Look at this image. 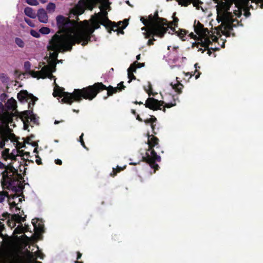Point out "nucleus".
<instances>
[{"label": "nucleus", "mask_w": 263, "mask_h": 263, "mask_svg": "<svg viewBox=\"0 0 263 263\" xmlns=\"http://www.w3.org/2000/svg\"><path fill=\"white\" fill-rule=\"evenodd\" d=\"M66 35L55 34L49 41L47 46L48 50L52 51L50 57L54 61L58 60L59 53L65 51H71L73 46Z\"/></svg>", "instance_id": "nucleus-1"}, {"label": "nucleus", "mask_w": 263, "mask_h": 263, "mask_svg": "<svg viewBox=\"0 0 263 263\" xmlns=\"http://www.w3.org/2000/svg\"><path fill=\"white\" fill-rule=\"evenodd\" d=\"M119 85H122V86L113 87L109 85L107 87L102 82H97L92 85L83 88L81 91L85 92L84 99L92 100L97 96L98 93L104 90H107V95L104 97V99H106L108 97L116 93L118 90L122 91L125 89V86L123 84V82H121ZM78 91H80V90H78Z\"/></svg>", "instance_id": "nucleus-2"}, {"label": "nucleus", "mask_w": 263, "mask_h": 263, "mask_svg": "<svg viewBox=\"0 0 263 263\" xmlns=\"http://www.w3.org/2000/svg\"><path fill=\"white\" fill-rule=\"evenodd\" d=\"M147 137L148 148L146 152L145 156L142 157V161L148 164L154 170L155 173L156 171L159 168V166L156 162H160L161 159L160 156L157 155L154 147L159 145V140L154 135H150L149 133L147 134Z\"/></svg>", "instance_id": "nucleus-3"}, {"label": "nucleus", "mask_w": 263, "mask_h": 263, "mask_svg": "<svg viewBox=\"0 0 263 263\" xmlns=\"http://www.w3.org/2000/svg\"><path fill=\"white\" fill-rule=\"evenodd\" d=\"M17 98L18 101L21 103L27 102L29 100L30 101L28 103L29 110H25L21 113L20 118L22 120L25 119L29 122V119L34 123H36L37 119L35 116L33 114V106L34 105L35 102L38 100L37 98L34 96L32 93H29L26 90L20 91L17 95Z\"/></svg>", "instance_id": "nucleus-4"}, {"label": "nucleus", "mask_w": 263, "mask_h": 263, "mask_svg": "<svg viewBox=\"0 0 263 263\" xmlns=\"http://www.w3.org/2000/svg\"><path fill=\"white\" fill-rule=\"evenodd\" d=\"M82 89H74L72 93L64 91V88L57 86L54 88L53 96L54 97H59L62 98V102L67 104L71 105L73 102H80L83 99H84L85 92L84 91H78Z\"/></svg>", "instance_id": "nucleus-5"}, {"label": "nucleus", "mask_w": 263, "mask_h": 263, "mask_svg": "<svg viewBox=\"0 0 263 263\" xmlns=\"http://www.w3.org/2000/svg\"><path fill=\"white\" fill-rule=\"evenodd\" d=\"M95 30L92 27H87L74 33L73 35L70 33L66 35L71 43L74 44L73 45L76 44H81L82 46H84L90 41L91 35Z\"/></svg>", "instance_id": "nucleus-6"}, {"label": "nucleus", "mask_w": 263, "mask_h": 263, "mask_svg": "<svg viewBox=\"0 0 263 263\" xmlns=\"http://www.w3.org/2000/svg\"><path fill=\"white\" fill-rule=\"evenodd\" d=\"M101 12L95 14V16L100 19L101 21V25L105 27L108 30V32L110 33L111 31H116L114 30V28L118 27L115 22H111L108 18V12L105 10L108 9L109 11L110 10V7L107 3L103 2L101 5L99 6Z\"/></svg>", "instance_id": "nucleus-7"}, {"label": "nucleus", "mask_w": 263, "mask_h": 263, "mask_svg": "<svg viewBox=\"0 0 263 263\" xmlns=\"http://www.w3.org/2000/svg\"><path fill=\"white\" fill-rule=\"evenodd\" d=\"M57 25L59 30L55 34L59 35L72 34V27L77 24L74 20H71L69 17H65L62 15L56 17Z\"/></svg>", "instance_id": "nucleus-8"}, {"label": "nucleus", "mask_w": 263, "mask_h": 263, "mask_svg": "<svg viewBox=\"0 0 263 263\" xmlns=\"http://www.w3.org/2000/svg\"><path fill=\"white\" fill-rule=\"evenodd\" d=\"M57 25L59 30L55 34L59 35L72 34V27L77 24L74 20H71L69 17H65L62 15L56 17Z\"/></svg>", "instance_id": "nucleus-9"}, {"label": "nucleus", "mask_w": 263, "mask_h": 263, "mask_svg": "<svg viewBox=\"0 0 263 263\" xmlns=\"http://www.w3.org/2000/svg\"><path fill=\"white\" fill-rule=\"evenodd\" d=\"M170 96L173 99V102L165 103L163 101H159L154 98L149 97L147 99L144 105L145 107L148 108L151 110H162L165 112L166 111L165 107L171 108L176 105L175 96L170 95Z\"/></svg>", "instance_id": "nucleus-10"}, {"label": "nucleus", "mask_w": 263, "mask_h": 263, "mask_svg": "<svg viewBox=\"0 0 263 263\" xmlns=\"http://www.w3.org/2000/svg\"><path fill=\"white\" fill-rule=\"evenodd\" d=\"M101 1V0H81L75 8L70 11V13L76 15L77 20H79L78 16L84 12L85 7L89 10H92L96 6L97 4L98 3H100Z\"/></svg>", "instance_id": "nucleus-11"}, {"label": "nucleus", "mask_w": 263, "mask_h": 263, "mask_svg": "<svg viewBox=\"0 0 263 263\" xmlns=\"http://www.w3.org/2000/svg\"><path fill=\"white\" fill-rule=\"evenodd\" d=\"M55 67L56 63L55 61H53L50 64V67L47 65L43 66L41 70L39 71L40 77L42 79H45L47 77L50 78L53 77L52 72L55 70Z\"/></svg>", "instance_id": "nucleus-12"}, {"label": "nucleus", "mask_w": 263, "mask_h": 263, "mask_svg": "<svg viewBox=\"0 0 263 263\" xmlns=\"http://www.w3.org/2000/svg\"><path fill=\"white\" fill-rule=\"evenodd\" d=\"M166 30H163L160 28L149 27L147 28V30L145 33V38L154 37V35H156L160 37H163L164 34L166 33Z\"/></svg>", "instance_id": "nucleus-13"}, {"label": "nucleus", "mask_w": 263, "mask_h": 263, "mask_svg": "<svg viewBox=\"0 0 263 263\" xmlns=\"http://www.w3.org/2000/svg\"><path fill=\"white\" fill-rule=\"evenodd\" d=\"M17 181V179L14 177L13 175L8 176V178L6 177H3L1 180V186L3 190H9V187L14 185V182Z\"/></svg>", "instance_id": "nucleus-14"}, {"label": "nucleus", "mask_w": 263, "mask_h": 263, "mask_svg": "<svg viewBox=\"0 0 263 263\" xmlns=\"http://www.w3.org/2000/svg\"><path fill=\"white\" fill-rule=\"evenodd\" d=\"M0 116L4 121L11 123L13 121V117L14 116V114L12 112L6 110L3 103L0 102Z\"/></svg>", "instance_id": "nucleus-15"}, {"label": "nucleus", "mask_w": 263, "mask_h": 263, "mask_svg": "<svg viewBox=\"0 0 263 263\" xmlns=\"http://www.w3.org/2000/svg\"><path fill=\"white\" fill-rule=\"evenodd\" d=\"M196 21H195L194 25L195 32L199 36H206L209 35L210 32L208 28H204L203 25L197 21V24L195 25Z\"/></svg>", "instance_id": "nucleus-16"}, {"label": "nucleus", "mask_w": 263, "mask_h": 263, "mask_svg": "<svg viewBox=\"0 0 263 263\" xmlns=\"http://www.w3.org/2000/svg\"><path fill=\"white\" fill-rule=\"evenodd\" d=\"M4 169L5 170L1 174L3 177H6L7 178H8V176L17 174V170L14 168L12 163H10L8 165L5 164V167Z\"/></svg>", "instance_id": "nucleus-17"}, {"label": "nucleus", "mask_w": 263, "mask_h": 263, "mask_svg": "<svg viewBox=\"0 0 263 263\" xmlns=\"http://www.w3.org/2000/svg\"><path fill=\"white\" fill-rule=\"evenodd\" d=\"M153 16L156 21L157 26H159L161 29L163 30H166V31H167L168 26H164V23L167 22L166 19L159 17L158 11H156L154 13Z\"/></svg>", "instance_id": "nucleus-18"}, {"label": "nucleus", "mask_w": 263, "mask_h": 263, "mask_svg": "<svg viewBox=\"0 0 263 263\" xmlns=\"http://www.w3.org/2000/svg\"><path fill=\"white\" fill-rule=\"evenodd\" d=\"M208 35L206 36H202L203 37L202 39H201L200 43H196L195 42L193 44V46H197L198 47L199 44H200L201 46L204 47V48H208V47L210 44H212V42L210 41V39L208 37Z\"/></svg>", "instance_id": "nucleus-19"}, {"label": "nucleus", "mask_w": 263, "mask_h": 263, "mask_svg": "<svg viewBox=\"0 0 263 263\" xmlns=\"http://www.w3.org/2000/svg\"><path fill=\"white\" fill-rule=\"evenodd\" d=\"M39 220V219L37 218L32 220V223L34 227V231L36 233H43L44 232V225L42 222L38 223Z\"/></svg>", "instance_id": "nucleus-20"}, {"label": "nucleus", "mask_w": 263, "mask_h": 263, "mask_svg": "<svg viewBox=\"0 0 263 263\" xmlns=\"http://www.w3.org/2000/svg\"><path fill=\"white\" fill-rule=\"evenodd\" d=\"M176 12L173 13V21L170 22L169 23H164V26L167 27L168 26V29L170 28L172 32L175 31V27H177L178 26V23L179 21V19L175 16Z\"/></svg>", "instance_id": "nucleus-21"}, {"label": "nucleus", "mask_w": 263, "mask_h": 263, "mask_svg": "<svg viewBox=\"0 0 263 263\" xmlns=\"http://www.w3.org/2000/svg\"><path fill=\"white\" fill-rule=\"evenodd\" d=\"M37 16L40 22L46 23L48 22V15L43 8L38 10Z\"/></svg>", "instance_id": "nucleus-22"}, {"label": "nucleus", "mask_w": 263, "mask_h": 263, "mask_svg": "<svg viewBox=\"0 0 263 263\" xmlns=\"http://www.w3.org/2000/svg\"><path fill=\"white\" fill-rule=\"evenodd\" d=\"M6 106L7 110L13 112V111L15 110L16 108V101L13 98H11L8 100Z\"/></svg>", "instance_id": "nucleus-23"}, {"label": "nucleus", "mask_w": 263, "mask_h": 263, "mask_svg": "<svg viewBox=\"0 0 263 263\" xmlns=\"http://www.w3.org/2000/svg\"><path fill=\"white\" fill-rule=\"evenodd\" d=\"M100 25H101V21L100 19L95 15L93 16L91 20V27L96 30L100 28Z\"/></svg>", "instance_id": "nucleus-24"}, {"label": "nucleus", "mask_w": 263, "mask_h": 263, "mask_svg": "<svg viewBox=\"0 0 263 263\" xmlns=\"http://www.w3.org/2000/svg\"><path fill=\"white\" fill-rule=\"evenodd\" d=\"M11 219L8 220V224L11 226V223H13V227L15 226V222L19 223L20 215L18 214H14L10 215Z\"/></svg>", "instance_id": "nucleus-25"}, {"label": "nucleus", "mask_w": 263, "mask_h": 263, "mask_svg": "<svg viewBox=\"0 0 263 263\" xmlns=\"http://www.w3.org/2000/svg\"><path fill=\"white\" fill-rule=\"evenodd\" d=\"M24 13L26 15L32 18H34L36 16V15L33 9L29 7H27L25 8Z\"/></svg>", "instance_id": "nucleus-26"}, {"label": "nucleus", "mask_w": 263, "mask_h": 263, "mask_svg": "<svg viewBox=\"0 0 263 263\" xmlns=\"http://www.w3.org/2000/svg\"><path fill=\"white\" fill-rule=\"evenodd\" d=\"M171 85L172 86L173 89H174L178 94L182 93V89L183 88V85L181 83L177 81V83L174 85L171 83Z\"/></svg>", "instance_id": "nucleus-27"}, {"label": "nucleus", "mask_w": 263, "mask_h": 263, "mask_svg": "<svg viewBox=\"0 0 263 263\" xmlns=\"http://www.w3.org/2000/svg\"><path fill=\"white\" fill-rule=\"evenodd\" d=\"M175 33L177 34L178 36H179L182 41H185V35L188 33V31L184 29H180L179 31H177L175 30L174 32H172V34Z\"/></svg>", "instance_id": "nucleus-28"}, {"label": "nucleus", "mask_w": 263, "mask_h": 263, "mask_svg": "<svg viewBox=\"0 0 263 263\" xmlns=\"http://www.w3.org/2000/svg\"><path fill=\"white\" fill-rule=\"evenodd\" d=\"M147 21H148V22L149 23V27H155L156 28H160L159 26H157L156 21L154 18V16L152 14L148 16V18L147 19Z\"/></svg>", "instance_id": "nucleus-29"}, {"label": "nucleus", "mask_w": 263, "mask_h": 263, "mask_svg": "<svg viewBox=\"0 0 263 263\" xmlns=\"http://www.w3.org/2000/svg\"><path fill=\"white\" fill-rule=\"evenodd\" d=\"M121 24L122 25V26L121 27L122 29H125L128 24V20L124 19L123 21L118 22L117 24L116 23V25H117L118 27L117 28H115V29L120 28V25Z\"/></svg>", "instance_id": "nucleus-30"}, {"label": "nucleus", "mask_w": 263, "mask_h": 263, "mask_svg": "<svg viewBox=\"0 0 263 263\" xmlns=\"http://www.w3.org/2000/svg\"><path fill=\"white\" fill-rule=\"evenodd\" d=\"M9 196V193L6 191H0V203H3L6 197Z\"/></svg>", "instance_id": "nucleus-31"}, {"label": "nucleus", "mask_w": 263, "mask_h": 263, "mask_svg": "<svg viewBox=\"0 0 263 263\" xmlns=\"http://www.w3.org/2000/svg\"><path fill=\"white\" fill-rule=\"evenodd\" d=\"M157 118L155 117L152 116L151 118H150L149 119H145V120H143V121L147 125L149 124H150V125H151V124H153V123H156L157 122Z\"/></svg>", "instance_id": "nucleus-32"}, {"label": "nucleus", "mask_w": 263, "mask_h": 263, "mask_svg": "<svg viewBox=\"0 0 263 263\" xmlns=\"http://www.w3.org/2000/svg\"><path fill=\"white\" fill-rule=\"evenodd\" d=\"M15 43L20 48H24L25 46L24 42L20 37H16L15 39Z\"/></svg>", "instance_id": "nucleus-33"}, {"label": "nucleus", "mask_w": 263, "mask_h": 263, "mask_svg": "<svg viewBox=\"0 0 263 263\" xmlns=\"http://www.w3.org/2000/svg\"><path fill=\"white\" fill-rule=\"evenodd\" d=\"M10 156L9 149L5 148L2 153V156L5 160H7Z\"/></svg>", "instance_id": "nucleus-34"}, {"label": "nucleus", "mask_w": 263, "mask_h": 263, "mask_svg": "<svg viewBox=\"0 0 263 263\" xmlns=\"http://www.w3.org/2000/svg\"><path fill=\"white\" fill-rule=\"evenodd\" d=\"M55 9V5L53 3H49L46 9L49 12H53L54 11Z\"/></svg>", "instance_id": "nucleus-35"}, {"label": "nucleus", "mask_w": 263, "mask_h": 263, "mask_svg": "<svg viewBox=\"0 0 263 263\" xmlns=\"http://www.w3.org/2000/svg\"><path fill=\"white\" fill-rule=\"evenodd\" d=\"M179 5L186 7L192 3V0H176Z\"/></svg>", "instance_id": "nucleus-36"}, {"label": "nucleus", "mask_w": 263, "mask_h": 263, "mask_svg": "<svg viewBox=\"0 0 263 263\" xmlns=\"http://www.w3.org/2000/svg\"><path fill=\"white\" fill-rule=\"evenodd\" d=\"M208 50V54L209 55H211L212 54V52L211 51V50H212L213 51H216V50H219V48H209V47H208V48H204V49L202 50V48H199V51H202V53H203L204 51L205 50Z\"/></svg>", "instance_id": "nucleus-37"}, {"label": "nucleus", "mask_w": 263, "mask_h": 263, "mask_svg": "<svg viewBox=\"0 0 263 263\" xmlns=\"http://www.w3.org/2000/svg\"><path fill=\"white\" fill-rule=\"evenodd\" d=\"M28 73L30 74L33 78H37V79L41 78L39 74V71L29 70Z\"/></svg>", "instance_id": "nucleus-38"}, {"label": "nucleus", "mask_w": 263, "mask_h": 263, "mask_svg": "<svg viewBox=\"0 0 263 263\" xmlns=\"http://www.w3.org/2000/svg\"><path fill=\"white\" fill-rule=\"evenodd\" d=\"M137 61L134 62L133 64L130 65L129 67L127 69V71H132V72H136L137 66H136Z\"/></svg>", "instance_id": "nucleus-39"}, {"label": "nucleus", "mask_w": 263, "mask_h": 263, "mask_svg": "<svg viewBox=\"0 0 263 263\" xmlns=\"http://www.w3.org/2000/svg\"><path fill=\"white\" fill-rule=\"evenodd\" d=\"M14 232L16 234H22L24 232V228L23 227V225L21 224L20 227H17L15 228Z\"/></svg>", "instance_id": "nucleus-40"}, {"label": "nucleus", "mask_w": 263, "mask_h": 263, "mask_svg": "<svg viewBox=\"0 0 263 263\" xmlns=\"http://www.w3.org/2000/svg\"><path fill=\"white\" fill-rule=\"evenodd\" d=\"M40 32L43 34H48L50 32V29L46 27H43L40 29Z\"/></svg>", "instance_id": "nucleus-41"}, {"label": "nucleus", "mask_w": 263, "mask_h": 263, "mask_svg": "<svg viewBox=\"0 0 263 263\" xmlns=\"http://www.w3.org/2000/svg\"><path fill=\"white\" fill-rule=\"evenodd\" d=\"M24 68L26 72L28 73L29 72V70H30V67H31V64L29 61L25 62L24 65Z\"/></svg>", "instance_id": "nucleus-42"}, {"label": "nucleus", "mask_w": 263, "mask_h": 263, "mask_svg": "<svg viewBox=\"0 0 263 263\" xmlns=\"http://www.w3.org/2000/svg\"><path fill=\"white\" fill-rule=\"evenodd\" d=\"M123 170V168L119 167V166H117L116 169H113V171H112L113 174L112 173H111L110 175L114 177L115 175H116L118 173H119L120 171H122Z\"/></svg>", "instance_id": "nucleus-43"}, {"label": "nucleus", "mask_w": 263, "mask_h": 263, "mask_svg": "<svg viewBox=\"0 0 263 263\" xmlns=\"http://www.w3.org/2000/svg\"><path fill=\"white\" fill-rule=\"evenodd\" d=\"M20 196H21L20 194H16V193H15L14 194H13V195H9V196L7 197L8 202H9L11 200V199H14L15 198H16Z\"/></svg>", "instance_id": "nucleus-44"}, {"label": "nucleus", "mask_w": 263, "mask_h": 263, "mask_svg": "<svg viewBox=\"0 0 263 263\" xmlns=\"http://www.w3.org/2000/svg\"><path fill=\"white\" fill-rule=\"evenodd\" d=\"M26 2L31 6H37L39 4L37 0H26Z\"/></svg>", "instance_id": "nucleus-45"}, {"label": "nucleus", "mask_w": 263, "mask_h": 263, "mask_svg": "<svg viewBox=\"0 0 263 263\" xmlns=\"http://www.w3.org/2000/svg\"><path fill=\"white\" fill-rule=\"evenodd\" d=\"M128 78L129 79L128 83H130L133 80H135L136 79L133 72H132V71H128Z\"/></svg>", "instance_id": "nucleus-46"}, {"label": "nucleus", "mask_w": 263, "mask_h": 263, "mask_svg": "<svg viewBox=\"0 0 263 263\" xmlns=\"http://www.w3.org/2000/svg\"><path fill=\"white\" fill-rule=\"evenodd\" d=\"M9 190H11L16 194H18V193H20L21 191V190L20 189H18L15 185H13L12 186H11L10 187H9Z\"/></svg>", "instance_id": "nucleus-47"}, {"label": "nucleus", "mask_w": 263, "mask_h": 263, "mask_svg": "<svg viewBox=\"0 0 263 263\" xmlns=\"http://www.w3.org/2000/svg\"><path fill=\"white\" fill-rule=\"evenodd\" d=\"M30 34L32 36L36 38H38L40 36V33L34 30H31Z\"/></svg>", "instance_id": "nucleus-48"}, {"label": "nucleus", "mask_w": 263, "mask_h": 263, "mask_svg": "<svg viewBox=\"0 0 263 263\" xmlns=\"http://www.w3.org/2000/svg\"><path fill=\"white\" fill-rule=\"evenodd\" d=\"M83 136H84V134H83V133H82V134H81V135L80 136V140H79V141L80 142V143H81V145H82V146H83L84 148H86V149H88V148H87V147L86 146V145H85V143H84V140H83Z\"/></svg>", "instance_id": "nucleus-49"}, {"label": "nucleus", "mask_w": 263, "mask_h": 263, "mask_svg": "<svg viewBox=\"0 0 263 263\" xmlns=\"http://www.w3.org/2000/svg\"><path fill=\"white\" fill-rule=\"evenodd\" d=\"M142 23L146 26V28H149V23L148 22L147 19H145L143 17H141L140 19Z\"/></svg>", "instance_id": "nucleus-50"}, {"label": "nucleus", "mask_w": 263, "mask_h": 263, "mask_svg": "<svg viewBox=\"0 0 263 263\" xmlns=\"http://www.w3.org/2000/svg\"><path fill=\"white\" fill-rule=\"evenodd\" d=\"M8 98V95L5 93H3L0 96V100L2 102H5Z\"/></svg>", "instance_id": "nucleus-51"}, {"label": "nucleus", "mask_w": 263, "mask_h": 263, "mask_svg": "<svg viewBox=\"0 0 263 263\" xmlns=\"http://www.w3.org/2000/svg\"><path fill=\"white\" fill-rule=\"evenodd\" d=\"M34 138V136L33 135H31L30 136L27 137L25 139V143L27 144H30V142L32 141V139Z\"/></svg>", "instance_id": "nucleus-52"}, {"label": "nucleus", "mask_w": 263, "mask_h": 263, "mask_svg": "<svg viewBox=\"0 0 263 263\" xmlns=\"http://www.w3.org/2000/svg\"><path fill=\"white\" fill-rule=\"evenodd\" d=\"M23 121L24 123V129L25 130H28L29 132V130L28 129L29 127V122H27V120H26L25 119H23V120H22Z\"/></svg>", "instance_id": "nucleus-53"}, {"label": "nucleus", "mask_w": 263, "mask_h": 263, "mask_svg": "<svg viewBox=\"0 0 263 263\" xmlns=\"http://www.w3.org/2000/svg\"><path fill=\"white\" fill-rule=\"evenodd\" d=\"M148 91H146V92H147V93L148 94L149 96H150L151 95H153V96H154L156 93H153L152 91V86L151 85V84L150 83H149V84H148Z\"/></svg>", "instance_id": "nucleus-54"}, {"label": "nucleus", "mask_w": 263, "mask_h": 263, "mask_svg": "<svg viewBox=\"0 0 263 263\" xmlns=\"http://www.w3.org/2000/svg\"><path fill=\"white\" fill-rule=\"evenodd\" d=\"M2 216L3 218H2L1 220L4 221L5 219L9 218L10 214L8 212H5L2 215Z\"/></svg>", "instance_id": "nucleus-55"}, {"label": "nucleus", "mask_w": 263, "mask_h": 263, "mask_svg": "<svg viewBox=\"0 0 263 263\" xmlns=\"http://www.w3.org/2000/svg\"><path fill=\"white\" fill-rule=\"evenodd\" d=\"M25 22L30 26L33 27L34 26V24L32 23V21L28 18H25Z\"/></svg>", "instance_id": "nucleus-56"}, {"label": "nucleus", "mask_w": 263, "mask_h": 263, "mask_svg": "<svg viewBox=\"0 0 263 263\" xmlns=\"http://www.w3.org/2000/svg\"><path fill=\"white\" fill-rule=\"evenodd\" d=\"M25 141L24 142L21 143L20 142H17L16 145L18 148H21L25 147Z\"/></svg>", "instance_id": "nucleus-57"}, {"label": "nucleus", "mask_w": 263, "mask_h": 263, "mask_svg": "<svg viewBox=\"0 0 263 263\" xmlns=\"http://www.w3.org/2000/svg\"><path fill=\"white\" fill-rule=\"evenodd\" d=\"M194 1L193 2V5L194 7H196L197 9H199L198 5L199 4H202V3L199 0H194Z\"/></svg>", "instance_id": "nucleus-58"}, {"label": "nucleus", "mask_w": 263, "mask_h": 263, "mask_svg": "<svg viewBox=\"0 0 263 263\" xmlns=\"http://www.w3.org/2000/svg\"><path fill=\"white\" fill-rule=\"evenodd\" d=\"M35 157L36 158L35 162L38 165H41L42 164V160L41 158L39 157L38 155H35Z\"/></svg>", "instance_id": "nucleus-59"}, {"label": "nucleus", "mask_w": 263, "mask_h": 263, "mask_svg": "<svg viewBox=\"0 0 263 263\" xmlns=\"http://www.w3.org/2000/svg\"><path fill=\"white\" fill-rule=\"evenodd\" d=\"M8 203L10 205V209L16 207V206L17 205L15 201L10 202V201L9 202H8Z\"/></svg>", "instance_id": "nucleus-60"}, {"label": "nucleus", "mask_w": 263, "mask_h": 263, "mask_svg": "<svg viewBox=\"0 0 263 263\" xmlns=\"http://www.w3.org/2000/svg\"><path fill=\"white\" fill-rule=\"evenodd\" d=\"M155 41V39L153 37L152 39H150L148 40L147 42V45L151 46L154 45V42Z\"/></svg>", "instance_id": "nucleus-61"}, {"label": "nucleus", "mask_w": 263, "mask_h": 263, "mask_svg": "<svg viewBox=\"0 0 263 263\" xmlns=\"http://www.w3.org/2000/svg\"><path fill=\"white\" fill-rule=\"evenodd\" d=\"M7 140H0V148H3L5 146L6 141Z\"/></svg>", "instance_id": "nucleus-62"}, {"label": "nucleus", "mask_w": 263, "mask_h": 263, "mask_svg": "<svg viewBox=\"0 0 263 263\" xmlns=\"http://www.w3.org/2000/svg\"><path fill=\"white\" fill-rule=\"evenodd\" d=\"M145 65V63H138V61H137V63H136V66H137V68H141L142 67H144Z\"/></svg>", "instance_id": "nucleus-63"}, {"label": "nucleus", "mask_w": 263, "mask_h": 263, "mask_svg": "<svg viewBox=\"0 0 263 263\" xmlns=\"http://www.w3.org/2000/svg\"><path fill=\"white\" fill-rule=\"evenodd\" d=\"M26 215H25L24 217H22L21 215H20L19 218V223H21V222H24L26 220Z\"/></svg>", "instance_id": "nucleus-64"}]
</instances>
